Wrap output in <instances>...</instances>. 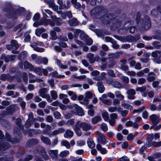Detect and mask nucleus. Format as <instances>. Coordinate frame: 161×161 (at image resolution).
I'll return each instance as SVG.
<instances>
[{
    "mask_svg": "<svg viewBox=\"0 0 161 161\" xmlns=\"http://www.w3.org/2000/svg\"><path fill=\"white\" fill-rule=\"evenodd\" d=\"M92 127V125L90 124L78 121L73 126V128L77 136H80L82 135L81 128L83 131H88L91 129Z\"/></svg>",
    "mask_w": 161,
    "mask_h": 161,
    "instance_id": "1",
    "label": "nucleus"
},
{
    "mask_svg": "<svg viewBox=\"0 0 161 161\" xmlns=\"http://www.w3.org/2000/svg\"><path fill=\"white\" fill-rule=\"evenodd\" d=\"M5 135V139L2 140L4 137V135L3 134L2 131L0 130V140H1L0 141V151L4 150L10 147V144L5 142L6 139L7 142L12 143L14 142L11 139L10 136L8 133H6Z\"/></svg>",
    "mask_w": 161,
    "mask_h": 161,
    "instance_id": "2",
    "label": "nucleus"
},
{
    "mask_svg": "<svg viewBox=\"0 0 161 161\" xmlns=\"http://www.w3.org/2000/svg\"><path fill=\"white\" fill-rule=\"evenodd\" d=\"M101 20L103 21L106 20L116 25L118 27L121 24V20L118 16H115L113 13L108 14L105 15L103 18H101Z\"/></svg>",
    "mask_w": 161,
    "mask_h": 161,
    "instance_id": "3",
    "label": "nucleus"
},
{
    "mask_svg": "<svg viewBox=\"0 0 161 161\" xmlns=\"http://www.w3.org/2000/svg\"><path fill=\"white\" fill-rule=\"evenodd\" d=\"M141 24L139 30L141 32L148 30L151 26V23L148 16L145 17L144 19L140 21Z\"/></svg>",
    "mask_w": 161,
    "mask_h": 161,
    "instance_id": "4",
    "label": "nucleus"
},
{
    "mask_svg": "<svg viewBox=\"0 0 161 161\" xmlns=\"http://www.w3.org/2000/svg\"><path fill=\"white\" fill-rule=\"evenodd\" d=\"M74 107L71 110L72 113L79 116H83L84 115V113L81 107L76 104H74Z\"/></svg>",
    "mask_w": 161,
    "mask_h": 161,
    "instance_id": "5",
    "label": "nucleus"
},
{
    "mask_svg": "<svg viewBox=\"0 0 161 161\" xmlns=\"http://www.w3.org/2000/svg\"><path fill=\"white\" fill-rule=\"evenodd\" d=\"M152 56L154 58L153 61L154 62L160 64L161 63V51H155L152 53Z\"/></svg>",
    "mask_w": 161,
    "mask_h": 161,
    "instance_id": "6",
    "label": "nucleus"
},
{
    "mask_svg": "<svg viewBox=\"0 0 161 161\" xmlns=\"http://www.w3.org/2000/svg\"><path fill=\"white\" fill-rule=\"evenodd\" d=\"M149 119L153 125L154 126L157 125L160 121L159 117L155 114H153L150 116Z\"/></svg>",
    "mask_w": 161,
    "mask_h": 161,
    "instance_id": "7",
    "label": "nucleus"
},
{
    "mask_svg": "<svg viewBox=\"0 0 161 161\" xmlns=\"http://www.w3.org/2000/svg\"><path fill=\"white\" fill-rule=\"evenodd\" d=\"M37 150L39 154L41 155L45 160H47L49 159V157L46 152L45 149L42 147H38Z\"/></svg>",
    "mask_w": 161,
    "mask_h": 161,
    "instance_id": "8",
    "label": "nucleus"
},
{
    "mask_svg": "<svg viewBox=\"0 0 161 161\" xmlns=\"http://www.w3.org/2000/svg\"><path fill=\"white\" fill-rule=\"evenodd\" d=\"M18 109V108L16 107V104H11L6 108L7 113H6L5 114L6 115L8 113L9 114H12Z\"/></svg>",
    "mask_w": 161,
    "mask_h": 161,
    "instance_id": "9",
    "label": "nucleus"
},
{
    "mask_svg": "<svg viewBox=\"0 0 161 161\" xmlns=\"http://www.w3.org/2000/svg\"><path fill=\"white\" fill-rule=\"evenodd\" d=\"M14 134L15 137V140L14 142H18L19 141L21 138V132L19 129L17 127L14 129Z\"/></svg>",
    "mask_w": 161,
    "mask_h": 161,
    "instance_id": "10",
    "label": "nucleus"
},
{
    "mask_svg": "<svg viewBox=\"0 0 161 161\" xmlns=\"http://www.w3.org/2000/svg\"><path fill=\"white\" fill-rule=\"evenodd\" d=\"M85 97L83 100V104L85 105H87L88 104V99L91 98L93 95V94L90 92L87 91L86 92L85 94ZM82 103L83 102H81Z\"/></svg>",
    "mask_w": 161,
    "mask_h": 161,
    "instance_id": "11",
    "label": "nucleus"
},
{
    "mask_svg": "<svg viewBox=\"0 0 161 161\" xmlns=\"http://www.w3.org/2000/svg\"><path fill=\"white\" fill-rule=\"evenodd\" d=\"M126 94L127 95V98L129 99L133 100L135 99V95L136 94V92L135 90L133 89H130L127 91Z\"/></svg>",
    "mask_w": 161,
    "mask_h": 161,
    "instance_id": "12",
    "label": "nucleus"
},
{
    "mask_svg": "<svg viewBox=\"0 0 161 161\" xmlns=\"http://www.w3.org/2000/svg\"><path fill=\"white\" fill-rule=\"evenodd\" d=\"M11 43L13 47H14V49H15L12 51V53L15 54L19 53V51L16 50L19 47L17 42L15 40H12L11 41Z\"/></svg>",
    "mask_w": 161,
    "mask_h": 161,
    "instance_id": "13",
    "label": "nucleus"
},
{
    "mask_svg": "<svg viewBox=\"0 0 161 161\" xmlns=\"http://www.w3.org/2000/svg\"><path fill=\"white\" fill-rule=\"evenodd\" d=\"M97 137L98 142L104 145L108 142L106 137L103 134H99Z\"/></svg>",
    "mask_w": 161,
    "mask_h": 161,
    "instance_id": "14",
    "label": "nucleus"
},
{
    "mask_svg": "<svg viewBox=\"0 0 161 161\" xmlns=\"http://www.w3.org/2000/svg\"><path fill=\"white\" fill-rule=\"evenodd\" d=\"M14 79V77L10 75L9 74H2L0 77V79L3 81H10Z\"/></svg>",
    "mask_w": 161,
    "mask_h": 161,
    "instance_id": "15",
    "label": "nucleus"
},
{
    "mask_svg": "<svg viewBox=\"0 0 161 161\" xmlns=\"http://www.w3.org/2000/svg\"><path fill=\"white\" fill-rule=\"evenodd\" d=\"M58 150H49L48 151V153L51 157L54 159H56L58 158Z\"/></svg>",
    "mask_w": 161,
    "mask_h": 161,
    "instance_id": "16",
    "label": "nucleus"
},
{
    "mask_svg": "<svg viewBox=\"0 0 161 161\" xmlns=\"http://www.w3.org/2000/svg\"><path fill=\"white\" fill-rule=\"evenodd\" d=\"M156 76V75L153 72H149L147 75V80L149 82H152L155 79Z\"/></svg>",
    "mask_w": 161,
    "mask_h": 161,
    "instance_id": "17",
    "label": "nucleus"
},
{
    "mask_svg": "<svg viewBox=\"0 0 161 161\" xmlns=\"http://www.w3.org/2000/svg\"><path fill=\"white\" fill-rule=\"evenodd\" d=\"M2 58L4 59L6 62H8L10 61H13L15 59V56L14 55H5L4 54L2 55Z\"/></svg>",
    "mask_w": 161,
    "mask_h": 161,
    "instance_id": "18",
    "label": "nucleus"
},
{
    "mask_svg": "<svg viewBox=\"0 0 161 161\" xmlns=\"http://www.w3.org/2000/svg\"><path fill=\"white\" fill-rule=\"evenodd\" d=\"M65 131V129L63 128H59L57 130H53L52 133V136H56L59 134L64 133Z\"/></svg>",
    "mask_w": 161,
    "mask_h": 161,
    "instance_id": "19",
    "label": "nucleus"
},
{
    "mask_svg": "<svg viewBox=\"0 0 161 161\" xmlns=\"http://www.w3.org/2000/svg\"><path fill=\"white\" fill-rule=\"evenodd\" d=\"M96 148L103 154H105L107 153V150L105 148L103 147L100 143L97 144V145Z\"/></svg>",
    "mask_w": 161,
    "mask_h": 161,
    "instance_id": "20",
    "label": "nucleus"
},
{
    "mask_svg": "<svg viewBox=\"0 0 161 161\" xmlns=\"http://www.w3.org/2000/svg\"><path fill=\"white\" fill-rule=\"evenodd\" d=\"M79 22L76 18H73V19L69 20L68 21V23L71 26H75L79 25Z\"/></svg>",
    "mask_w": 161,
    "mask_h": 161,
    "instance_id": "21",
    "label": "nucleus"
},
{
    "mask_svg": "<svg viewBox=\"0 0 161 161\" xmlns=\"http://www.w3.org/2000/svg\"><path fill=\"white\" fill-rule=\"evenodd\" d=\"M127 127L131 126L134 128H138L139 127V125L136 122H133L130 121L127 122L125 124Z\"/></svg>",
    "mask_w": 161,
    "mask_h": 161,
    "instance_id": "22",
    "label": "nucleus"
},
{
    "mask_svg": "<svg viewBox=\"0 0 161 161\" xmlns=\"http://www.w3.org/2000/svg\"><path fill=\"white\" fill-rule=\"evenodd\" d=\"M97 86L99 92L100 93H103L105 90V87L102 82L98 81L97 83Z\"/></svg>",
    "mask_w": 161,
    "mask_h": 161,
    "instance_id": "23",
    "label": "nucleus"
},
{
    "mask_svg": "<svg viewBox=\"0 0 161 161\" xmlns=\"http://www.w3.org/2000/svg\"><path fill=\"white\" fill-rule=\"evenodd\" d=\"M74 135L73 132L70 130H66L64 136L65 138H70L72 137Z\"/></svg>",
    "mask_w": 161,
    "mask_h": 161,
    "instance_id": "24",
    "label": "nucleus"
},
{
    "mask_svg": "<svg viewBox=\"0 0 161 161\" xmlns=\"http://www.w3.org/2000/svg\"><path fill=\"white\" fill-rule=\"evenodd\" d=\"M38 142V140L37 139L34 138L30 139L27 142V146L30 147L31 146L35 145L37 144Z\"/></svg>",
    "mask_w": 161,
    "mask_h": 161,
    "instance_id": "25",
    "label": "nucleus"
},
{
    "mask_svg": "<svg viewBox=\"0 0 161 161\" xmlns=\"http://www.w3.org/2000/svg\"><path fill=\"white\" fill-rule=\"evenodd\" d=\"M95 32L96 35L99 37H103L105 35H108V32H104L103 31L98 29L95 30Z\"/></svg>",
    "mask_w": 161,
    "mask_h": 161,
    "instance_id": "26",
    "label": "nucleus"
},
{
    "mask_svg": "<svg viewBox=\"0 0 161 161\" xmlns=\"http://www.w3.org/2000/svg\"><path fill=\"white\" fill-rule=\"evenodd\" d=\"M41 139L42 141L45 144L51 145V140L48 137L42 136L41 137Z\"/></svg>",
    "mask_w": 161,
    "mask_h": 161,
    "instance_id": "27",
    "label": "nucleus"
},
{
    "mask_svg": "<svg viewBox=\"0 0 161 161\" xmlns=\"http://www.w3.org/2000/svg\"><path fill=\"white\" fill-rule=\"evenodd\" d=\"M143 56L145 58H140V60L143 63H146L148 62L149 60V54L147 53H144L143 54Z\"/></svg>",
    "mask_w": 161,
    "mask_h": 161,
    "instance_id": "28",
    "label": "nucleus"
},
{
    "mask_svg": "<svg viewBox=\"0 0 161 161\" xmlns=\"http://www.w3.org/2000/svg\"><path fill=\"white\" fill-rule=\"evenodd\" d=\"M6 95L7 96H12V97L16 98L19 96V93L17 92H16L15 94H14V92L13 91H10L7 92L6 93Z\"/></svg>",
    "mask_w": 161,
    "mask_h": 161,
    "instance_id": "29",
    "label": "nucleus"
},
{
    "mask_svg": "<svg viewBox=\"0 0 161 161\" xmlns=\"http://www.w3.org/2000/svg\"><path fill=\"white\" fill-rule=\"evenodd\" d=\"M48 91V89L46 88H43L40 89L39 91V93L40 96L43 97L46 94V93Z\"/></svg>",
    "mask_w": 161,
    "mask_h": 161,
    "instance_id": "30",
    "label": "nucleus"
},
{
    "mask_svg": "<svg viewBox=\"0 0 161 161\" xmlns=\"http://www.w3.org/2000/svg\"><path fill=\"white\" fill-rule=\"evenodd\" d=\"M24 66L25 69H29L31 71H32L34 67L32 64L27 61H25L24 62Z\"/></svg>",
    "mask_w": 161,
    "mask_h": 161,
    "instance_id": "31",
    "label": "nucleus"
},
{
    "mask_svg": "<svg viewBox=\"0 0 161 161\" xmlns=\"http://www.w3.org/2000/svg\"><path fill=\"white\" fill-rule=\"evenodd\" d=\"M86 56L91 64H93L94 63V54L89 53L86 55Z\"/></svg>",
    "mask_w": 161,
    "mask_h": 161,
    "instance_id": "32",
    "label": "nucleus"
},
{
    "mask_svg": "<svg viewBox=\"0 0 161 161\" xmlns=\"http://www.w3.org/2000/svg\"><path fill=\"white\" fill-rule=\"evenodd\" d=\"M42 69L40 67H38L35 68L34 67L32 71L37 74L39 75L42 76Z\"/></svg>",
    "mask_w": 161,
    "mask_h": 161,
    "instance_id": "33",
    "label": "nucleus"
},
{
    "mask_svg": "<svg viewBox=\"0 0 161 161\" xmlns=\"http://www.w3.org/2000/svg\"><path fill=\"white\" fill-rule=\"evenodd\" d=\"M69 154V152L67 150H64L61 151L59 154V156L61 158H64L67 156Z\"/></svg>",
    "mask_w": 161,
    "mask_h": 161,
    "instance_id": "34",
    "label": "nucleus"
},
{
    "mask_svg": "<svg viewBox=\"0 0 161 161\" xmlns=\"http://www.w3.org/2000/svg\"><path fill=\"white\" fill-rule=\"evenodd\" d=\"M61 145L65 146L67 149L70 148V145L68 141L66 140H62L61 142Z\"/></svg>",
    "mask_w": 161,
    "mask_h": 161,
    "instance_id": "35",
    "label": "nucleus"
},
{
    "mask_svg": "<svg viewBox=\"0 0 161 161\" xmlns=\"http://www.w3.org/2000/svg\"><path fill=\"white\" fill-rule=\"evenodd\" d=\"M101 120L102 118L101 116H97L94 117L92 119V122L93 124H95Z\"/></svg>",
    "mask_w": 161,
    "mask_h": 161,
    "instance_id": "36",
    "label": "nucleus"
},
{
    "mask_svg": "<svg viewBox=\"0 0 161 161\" xmlns=\"http://www.w3.org/2000/svg\"><path fill=\"white\" fill-rule=\"evenodd\" d=\"M115 94L116 97L118 98L120 100H123L124 99V96L121 94L120 91H116L115 92Z\"/></svg>",
    "mask_w": 161,
    "mask_h": 161,
    "instance_id": "37",
    "label": "nucleus"
},
{
    "mask_svg": "<svg viewBox=\"0 0 161 161\" xmlns=\"http://www.w3.org/2000/svg\"><path fill=\"white\" fill-rule=\"evenodd\" d=\"M87 143L88 147L91 148H93L95 146V144L92 139H88L87 141Z\"/></svg>",
    "mask_w": 161,
    "mask_h": 161,
    "instance_id": "38",
    "label": "nucleus"
},
{
    "mask_svg": "<svg viewBox=\"0 0 161 161\" xmlns=\"http://www.w3.org/2000/svg\"><path fill=\"white\" fill-rule=\"evenodd\" d=\"M112 86L113 87L118 89H120L122 86L120 82L116 81H113Z\"/></svg>",
    "mask_w": 161,
    "mask_h": 161,
    "instance_id": "39",
    "label": "nucleus"
},
{
    "mask_svg": "<svg viewBox=\"0 0 161 161\" xmlns=\"http://www.w3.org/2000/svg\"><path fill=\"white\" fill-rule=\"evenodd\" d=\"M21 119L20 118H18L15 120L16 124L17 125L20 129L24 128V126L21 123Z\"/></svg>",
    "mask_w": 161,
    "mask_h": 161,
    "instance_id": "40",
    "label": "nucleus"
},
{
    "mask_svg": "<svg viewBox=\"0 0 161 161\" xmlns=\"http://www.w3.org/2000/svg\"><path fill=\"white\" fill-rule=\"evenodd\" d=\"M161 146V141L156 142H153L149 144V146L153 147H158Z\"/></svg>",
    "mask_w": 161,
    "mask_h": 161,
    "instance_id": "41",
    "label": "nucleus"
},
{
    "mask_svg": "<svg viewBox=\"0 0 161 161\" xmlns=\"http://www.w3.org/2000/svg\"><path fill=\"white\" fill-rule=\"evenodd\" d=\"M43 43L42 42L37 41L36 42H33L30 45L31 47H36L37 46H43Z\"/></svg>",
    "mask_w": 161,
    "mask_h": 161,
    "instance_id": "42",
    "label": "nucleus"
},
{
    "mask_svg": "<svg viewBox=\"0 0 161 161\" xmlns=\"http://www.w3.org/2000/svg\"><path fill=\"white\" fill-rule=\"evenodd\" d=\"M12 158L8 156H4L1 157L0 161H12Z\"/></svg>",
    "mask_w": 161,
    "mask_h": 161,
    "instance_id": "43",
    "label": "nucleus"
},
{
    "mask_svg": "<svg viewBox=\"0 0 161 161\" xmlns=\"http://www.w3.org/2000/svg\"><path fill=\"white\" fill-rule=\"evenodd\" d=\"M57 63L58 66L61 69H66L68 68V66L66 65H63L61 64V60L58 59L57 60Z\"/></svg>",
    "mask_w": 161,
    "mask_h": 161,
    "instance_id": "44",
    "label": "nucleus"
},
{
    "mask_svg": "<svg viewBox=\"0 0 161 161\" xmlns=\"http://www.w3.org/2000/svg\"><path fill=\"white\" fill-rule=\"evenodd\" d=\"M99 99L102 102L105 104L109 105H110L112 103V102L110 100L108 99H104L102 98H100Z\"/></svg>",
    "mask_w": 161,
    "mask_h": 161,
    "instance_id": "45",
    "label": "nucleus"
},
{
    "mask_svg": "<svg viewBox=\"0 0 161 161\" xmlns=\"http://www.w3.org/2000/svg\"><path fill=\"white\" fill-rule=\"evenodd\" d=\"M45 31V30L43 28H38L36 30V34L38 36H40L41 34Z\"/></svg>",
    "mask_w": 161,
    "mask_h": 161,
    "instance_id": "46",
    "label": "nucleus"
},
{
    "mask_svg": "<svg viewBox=\"0 0 161 161\" xmlns=\"http://www.w3.org/2000/svg\"><path fill=\"white\" fill-rule=\"evenodd\" d=\"M152 44L153 46V48L158 49L161 47V44L157 41L154 42H152Z\"/></svg>",
    "mask_w": 161,
    "mask_h": 161,
    "instance_id": "47",
    "label": "nucleus"
},
{
    "mask_svg": "<svg viewBox=\"0 0 161 161\" xmlns=\"http://www.w3.org/2000/svg\"><path fill=\"white\" fill-rule=\"evenodd\" d=\"M96 10H98L99 12L103 13L107 12V10L104 8V7L103 6H99L95 8Z\"/></svg>",
    "mask_w": 161,
    "mask_h": 161,
    "instance_id": "48",
    "label": "nucleus"
},
{
    "mask_svg": "<svg viewBox=\"0 0 161 161\" xmlns=\"http://www.w3.org/2000/svg\"><path fill=\"white\" fill-rule=\"evenodd\" d=\"M153 134H150L148 135L146 137V140L149 144H150L151 142L153 140Z\"/></svg>",
    "mask_w": 161,
    "mask_h": 161,
    "instance_id": "49",
    "label": "nucleus"
},
{
    "mask_svg": "<svg viewBox=\"0 0 161 161\" xmlns=\"http://www.w3.org/2000/svg\"><path fill=\"white\" fill-rule=\"evenodd\" d=\"M50 95L52 98L54 100H55L58 97L57 93L55 91L52 90L50 92Z\"/></svg>",
    "mask_w": 161,
    "mask_h": 161,
    "instance_id": "50",
    "label": "nucleus"
},
{
    "mask_svg": "<svg viewBox=\"0 0 161 161\" xmlns=\"http://www.w3.org/2000/svg\"><path fill=\"white\" fill-rule=\"evenodd\" d=\"M48 3L49 5V6L53 8V10L54 11H57L58 10V7L57 6L55 5L53 1L50 2V1H48Z\"/></svg>",
    "mask_w": 161,
    "mask_h": 161,
    "instance_id": "51",
    "label": "nucleus"
},
{
    "mask_svg": "<svg viewBox=\"0 0 161 161\" xmlns=\"http://www.w3.org/2000/svg\"><path fill=\"white\" fill-rule=\"evenodd\" d=\"M114 37L122 42H126V37H122L117 35L114 36Z\"/></svg>",
    "mask_w": 161,
    "mask_h": 161,
    "instance_id": "52",
    "label": "nucleus"
},
{
    "mask_svg": "<svg viewBox=\"0 0 161 161\" xmlns=\"http://www.w3.org/2000/svg\"><path fill=\"white\" fill-rule=\"evenodd\" d=\"M159 80L153 81L152 84L153 87L154 88H160V86H159Z\"/></svg>",
    "mask_w": 161,
    "mask_h": 161,
    "instance_id": "53",
    "label": "nucleus"
},
{
    "mask_svg": "<svg viewBox=\"0 0 161 161\" xmlns=\"http://www.w3.org/2000/svg\"><path fill=\"white\" fill-rule=\"evenodd\" d=\"M120 78V79L122 80V82L125 84H128L129 82V78L126 76H123Z\"/></svg>",
    "mask_w": 161,
    "mask_h": 161,
    "instance_id": "54",
    "label": "nucleus"
},
{
    "mask_svg": "<svg viewBox=\"0 0 161 161\" xmlns=\"http://www.w3.org/2000/svg\"><path fill=\"white\" fill-rule=\"evenodd\" d=\"M120 68L126 73L129 69V67L128 65L126 64H122L120 67Z\"/></svg>",
    "mask_w": 161,
    "mask_h": 161,
    "instance_id": "55",
    "label": "nucleus"
},
{
    "mask_svg": "<svg viewBox=\"0 0 161 161\" xmlns=\"http://www.w3.org/2000/svg\"><path fill=\"white\" fill-rule=\"evenodd\" d=\"M103 119L105 121H107L109 119L108 114L107 112H104L102 114Z\"/></svg>",
    "mask_w": 161,
    "mask_h": 161,
    "instance_id": "56",
    "label": "nucleus"
},
{
    "mask_svg": "<svg viewBox=\"0 0 161 161\" xmlns=\"http://www.w3.org/2000/svg\"><path fill=\"white\" fill-rule=\"evenodd\" d=\"M50 33L51 36L52 37L51 39L55 40L57 38V36L56 32L53 30L50 31Z\"/></svg>",
    "mask_w": 161,
    "mask_h": 161,
    "instance_id": "57",
    "label": "nucleus"
},
{
    "mask_svg": "<svg viewBox=\"0 0 161 161\" xmlns=\"http://www.w3.org/2000/svg\"><path fill=\"white\" fill-rule=\"evenodd\" d=\"M116 62L113 60H111L110 61L108 64V67L109 68H112L116 64Z\"/></svg>",
    "mask_w": 161,
    "mask_h": 161,
    "instance_id": "58",
    "label": "nucleus"
},
{
    "mask_svg": "<svg viewBox=\"0 0 161 161\" xmlns=\"http://www.w3.org/2000/svg\"><path fill=\"white\" fill-rule=\"evenodd\" d=\"M121 106L125 108L128 109H131L132 108V106L128 103H122L121 104Z\"/></svg>",
    "mask_w": 161,
    "mask_h": 161,
    "instance_id": "59",
    "label": "nucleus"
},
{
    "mask_svg": "<svg viewBox=\"0 0 161 161\" xmlns=\"http://www.w3.org/2000/svg\"><path fill=\"white\" fill-rule=\"evenodd\" d=\"M82 31L80 29H76L74 31V37L75 38H77L79 34L81 33Z\"/></svg>",
    "mask_w": 161,
    "mask_h": 161,
    "instance_id": "60",
    "label": "nucleus"
},
{
    "mask_svg": "<svg viewBox=\"0 0 161 161\" xmlns=\"http://www.w3.org/2000/svg\"><path fill=\"white\" fill-rule=\"evenodd\" d=\"M34 50L37 52H43L45 51V49L42 47H32Z\"/></svg>",
    "mask_w": 161,
    "mask_h": 161,
    "instance_id": "61",
    "label": "nucleus"
},
{
    "mask_svg": "<svg viewBox=\"0 0 161 161\" xmlns=\"http://www.w3.org/2000/svg\"><path fill=\"white\" fill-rule=\"evenodd\" d=\"M27 53L25 52H23L21 53L19 55V58L20 60L24 59L27 56Z\"/></svg>",
    "mask_w": 161,
    "mask_h": 161,
    "instance_id": "62",
    "label": "nucleus"
},
{
    "mask_svg": "<svg viewBox=\"0 0 161 161\" xmlns=\"http://www.w3.org/2000/svg\"><path fill=\"white\" fill-rule=\"evenodd\" d=\"M75 123V120L73 119H69L66 122V125L68 126L73 125Z\"/></svg>",
    "mask_w": 161,
    "mask_h": 161,
    "instance_id": "63",
    "label": "nucleus"
},
{
    "mask_svg": "<svg viewBox=\"0 0 161 161\" xmlns=\"http://www.w3.org/2000/svg\"><path fill=\"white\" fill-rule=\"evenodd\" d=\"M111 43L112 44V46L114 49H117L119 48V46L115 41L114 40Z\"/></svg>",
    "mask_w": 161,
    "mask_h": 161,
    "instance_id": "64",
    "label": "nucleus"
}]
</instances>
